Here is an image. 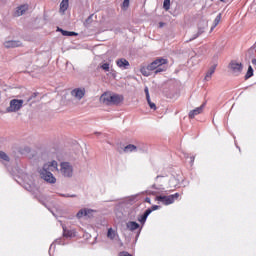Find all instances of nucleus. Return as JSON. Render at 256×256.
Instances as JSON below:
<instances>
[{
	"label": "nucleus",
	"mask_w": 256,
	"mask_h": 256,
	"mask_svg": "<svg viewBox=\"0 0 256 256\" xmlns=\"http://www.w3.org/2000/svg\"><path fill=\"white\" fill-rule=\"evenodd\" d=\"M60 167V173L63 177H73V166L69 162H62Z\"/></svg>",
	"instance_id": "obj_6"
},
{
	"label": "nucleus",
	"mask_w": 256,
	"mask_h": 256,
	"mask_svg": "<svg viewBox=\"0 0 256 256\" xmlns=\"http://www.w3.org/2000/svg\"><path fill=\"white\" fill-rule=\"evenodd\" d=\"M86 90L83 87L80 88H74L71 92L70 95L74 97V99H77V101H81L83 97H85Z\"/></svg>",
	"instance_id": "obj_7"
},
{
	"label": "nucleus",
	"mask_w": 256,
	"mask_h": 256,
	"mask_svg": "<svg viewBox=\"0 0 256 256\" xmlns=\"http://www.w3.org/2000/svg\"><path fill=\"white\" fill-rule=\"evenodd\" d=\"M56 243H58V245H62L61 239H57V240H56Z\"/></svg>",
	"instance_id": "obj_39"
},
{
	"label": "nucleus",
	"mask_w": 256,
	"mask_h": 256,
	"mask_svg": "<svg viewBox=\"0 0 256 256\" xmlns=\"http://www.w3.org/2000/svg\"><path fill=\"white\" fill-rule=\"evenodd\" d=\"M23 103V100L12 99L9 107L6 108L7 113H17V111H20L21 107H23Z\"/></svg>",
	"instance_id": "obj_5"
},
{
	"label": "nucleus",
	"mask_w": 256,
	"mask_h": 256,
	"mask_svg": "<svg viewBox=\"0 0 256 256\" xmlns=\"http://www.w3.org/2000/svg\"><path fill=\"white\" fill-rule=\"evenodd\" d=\"M251 77H253V67L249 66L248 67V71H247V73L245 75V79L246 80L247 79H251Z\"/></svg>",
	"instance_id": "obj_23"
},
{
	"label": "nucleus",
	"mask_w": 256,
	"mask_h": 256,
	"mask_svg": "<svg viewBox=\"0 0 256 256\" xmlns=\"http://www.w3.org/2000/svg\"><path fill=\"white\" fill-rule=\"evenodd\" d=\"M59 197H71V198H75L77 197V195L75 194H63V193H58Z\"/></svg>",
	"instance_id": "obj_29"
},
{
	"label": "nucleus",
	"mask_w": 256,
	"mask_h": 256,
	"mask_svg": "<svg viewBox=\"0 0 256 256\" xmlns=\"http://www.w3.org/2000/svg\"><path fill=\"white\" fill-rule=\"evenodd\" d=\"M117 234L115 233V231L113 230V228H109L108 229V232H107V237H108V239H111V240H113V239H115V236H116Z\"/></svg>",
	"instance_id": "obj_22"
},
{
	"label": "nucleus",
	"mask_w": 256,
	"mask_h": 256,
	"mask_svg": "<svg viewBox=\"0 0 256 256\" xmlns=\"http://www.w3.org/2000/svg\"><path fill=\"white\" fill-rule=\"evenodd\" d=\"M222 3H229V0H220Z\"/></svg>",
	"instance_id": "obj_40"
},
{
	"label": "nucleus",
	"mask_w": 256,
	"mask_h": 256,
	"mask_svg": "<svg viewBox=\"0 0 256 256\" xmlns=\"http://www.w3.org/2000/svg\"><path fill=\"white\" fill-rule=\"evenodd\" d=\"M151 213H152V210L147 209L142 215H140L138 217L139 223H141L142 225H145V222L147 221V217H149V215H151Z\"/></svg>",
	"instance_id": "obj_14"
},
{
	"label": "nucleus",
	"mask_w": 256,
	"mask_h": 256,
	"mask_svg": "<svg viewBox=\"0 0 256 256\" xmlns=\"http://www.w3.org/2000/svg\"><path fill=\"white\" fill-rule=\"evenodd\" d=\"M203 109H205V104H202L200 107H197L194 110H191L188 114V117L190 119H195L197 115H201V113H203Z\"/></svg>",
	"instance_id": "obj_12"
},
{
	"label": "nucleus",
	"mask_w": 256,
	"mask_h": 256,
	"mask_svg": "<svg viewBox=\"0 0 256 256\" xmlns=\"http://www.w3.org/2000/svg\"><path fill=\"white\" fill-rule=\"evenodd\" d=\"M122 101L123 95L112 94L110 92H105L100 97V103H103L104 105H119Z\"/></svg>",
	"instance_id": "obj_2"
},
{
	"label": "nucleus",
	"mask_w": 256,
	"mask_h": 256,
	"mask_svg": "<svg viewBox=\"0 0 256 256\" xmlns=\"http://www.w3.org/2000/svg\"><path fill=\"white\" fill-rule=\"evenodd\" d=\"M215 69H217V64H214L209 68L205 76V81H209V79H211L213 73H215Z\"/></svg>",
	"instance_id": "obj_17"
},
{
	"label": "nucleus",
	"mask_w": 256,
	"mask_h": 256,
	"mask_svg": "<svg viewBox=\"0 0 256 256\" xmlns=\"http://www.w3.org/2000/svg\"><path fill=\"white\" fill-rule=\"evenodd\" d=\"M252 65H256V59H252Z\"/></svg>",
	"instance_id": "obj_41"
},
{
	"label": "nucleus",
	"mask_w": 256,
	"mask_h": 256,
	"mask_svg": "<svg viewBox=\"0 0 256 256\" xmlns=\"http://www.w3.org/2000/svg\"><path fill=\"white\" fill-rule=\"evenodd\" d=\"M163 7H164L165 11H169V9L171 7V0H164Z\"/></svg>",
	"instance_id": "obj_25"
},
{
	"label": "nucleus",
	"mask_w": 256,
	"mask_h": 256,
	"mask_svg": "<svg viewBox=\"0 0 256 256\" xmlns=\"http://www.w3.org/2000/svg\"><path fill=\"white\" fill-rule=\"evenodd\" d=\"M58 31H60L64 37H76L77 35V32H70L61 28H58Z\"/></svg>",
	"instance_id": "obj_19"
},
{
	"label": "nucleus",
	"mask_w": 256,
	"mask_h": 256,
	"mask_svg": "<svg viewBox=\"0 0 256 256\" xmlns=\"http://www.w3.org/2000/svg\"><path fill=\"white\" fill-rule=\"evenodd\" d=\"M100 69H103V71L109 72V70H110L109 63L104 62V63L100 64Z\"/></svg>",
	"instance_id": "obj_24"
},
{
	"label": "nucleus",
	"mask_w": 256,
	"mask_h": 256,
	"mask_svg": "<svg viewBox=\"0 0 256 256\" xmlns=\"http://www.w3.org/2000/svg\"><path fill=\"white\" fill-rule=\"evenodd\" d=\"M179 199V193H175L169 196H157L156 201L159 203H162V205H173L175 203V200Z\"/></svg>",
	"instance_id": "obj_4"
},
{
	"label": "nucleus",
	"mask_w": 256,
	"mask_h": 256,
	"mask_svg": "<svg viewBox=\"0 0 256 256\" xmlns=\"http://www.w3.org/2000/svg\"><path fill=\"white\" fill-rule=\"evenodd\" d=\"M190 159H191V160H190V163H191V164H193V163H194V161H195V157H194V156H192Z\"/></svg>",
	"instance_id": "obj_37"
},
{
	"label": "nucleus",
	"mask_w": 256,
	"mask_h": 256,
	"mask_svg": "<svg viewBox=\"0 0 256 256\" xmlns=\"http://www.w3.org/2000/svg\"><path fill=\"white\" fill-rule=\"evenodd\" d=\"M0 159L3 161H9V156L5 152L0 151Z\"/></svg>",
	"instance_id": "obj_26"
},
{
	"label": "nucleus",
	"mask_w": 256,
	"mask_h": 256,
	"mask_svg": "<svg viewBox=\"0 0 256 256\" xmlns=\"http://www.w3.org/2000/svg\"><path fill=\"white\" fill-rule=\"evenodd\" d=\"M160 26H161V27H163V24H162V23H160Z\"/></svg>",
	"instance_id": "obj_47"
},
{
	"label": "nucleus",
	"mask_w": 256,
	"mask_h": 256,
	"mask_svg": "<svg viewBox=\"0 0 256 256\" xmlns=\"http://www.w3.org/2000/svg\"><path fill=\"white\" fill-rule=\"evenodd\" d=\"M34 97H37V94H33L32 97L28 99V101H31V99H33Z\"/></svg>",
	"instance_id": "obj_38"
},
{
	"label": "nucleus",
	"mask_w": 256,
	"mask_h": 256,
	"mask_svg": "<svg viewBox=\"0 0 256 256\" xmlns=\"http://www.w3.org/2000/svg\"><path fill=\"white\" fill-rule=\"evenodd\" d=\"M145 202H146V203H149V204H151V198H149V197H146V198H145Z\"/></svg>",
	"instance_id": "obj_35"
},
{
	"label": "nucleus",
	"mask_w": 256,
	"mask_h": 256,
	"mask_svg": "<svg viewBox=\"0 0 256 256\" xmlns=\"http://www.w3.org/2000/svg\"><path fill=\"white\" fill-rule=\"evenodd\" d=\"M62 229H63V237H65L66 239H73V237H77V232L75 231V229H67V226L62 225Z\"/></svg>",
	"instance_id": "obj_10"
},
{
	"label": "nucleus",
	"mask_w": 256,
	"mask_h": 256,
	"mask_svg": "<svg viewBox=\"0 0 256 256\" xmlns=\"http://www.w3.org/2000/svg\"><path fill=\"white\" fill-rule=\"evenodd\" d=\"M96 135H101V133L100 132H96Z\"/></svg>",
	"instance_id": "obj_45"
},
{
	"label": "nucleus",
	"mask_w": 256,
	"mask_h": 256,
	"mask_svg": "<svg viewBox=\"0 0 256 256\" xmlns=\"http://www.w3.org/2000/svg\"><path fill=\"white\" fill-rule=\"evenodd\" d=\"M116 65H118L120 69H128L129 61H127L125 58H121L116 61Z\"/></svg>",
	"instance_id": "obj_15"
},
{
	"label": "nucleus",
	"mask_w": 256,
	"mask_h": 256,
	"mask_svg": "<svg viewBox=\"0 0 256 256\" xmlns=\"http://www.w3.org/2000/svg\"><path fill=\"white\" fill-rule=\"evenodd\" d=\"M186 159L189 158V155L185 154Z\"/></svg>",
	"instance_id": "obj_46"
},
{
	"label": "nucleus",
	"mask_w": 256,
	"mask_h": 256,
	"mask_svg": "<svg viewBox=\"0 0 256 256\" xmlns=\"http://www.w3.org/2000/svg\"><path fill=\"white\" fill-rule=\"evenodd\" d=\"M163 176H157L156 181H159V179H162Z\"/></svg>",
	"instance_id": "obj_42"
},
{
	"label": "nucleus",
	"mask_w": 256,
	"mask_h": 256,
	"mask_svg": "<svg viewBox=\"0 0 256 256\" xmlns=\"http://www.w3.org/2000/svg\"><path fill=\"white\" fill-rule=\"evenodd\" d=\"M148 209L152 210V212L157 211V209H159V206L153 205L152 208H148Z\"/></svg>",
	"instance_id": "obj_34"
},
{
	"label": "nucleus",
	"mask_w": 256,
	"mask_h": 256,
	"mask_svg": "<svg viewBox=\"0 0 256 256\" xmlns=\"http://www.w3.org/2000/svg\"><path fill=\"white\" fill-rule=\"evenodd\" d=\"M220 22H221V14H218L214 19L213 26L211 27L210 31H213V29H215V27H217Z\"/></svg>",
	"instance_id": "obj_21"
},
{
	"label": "nucleus",
	"mask_w": 256,
	"mask_h": 256,
	"mask_svg": "<svg viewBox=\"0 0 256 256\" xmlns=\"http://www.w3.org/2000/svg\"><path fill=\"white\" fill-rule=\"evenodd\" d=\"M133 151H137V146L133 144H129L124 147L123 152L124 153H133Z\"/></svg>",
	"instance_id": "obj_20"
},
{
	"label": "nucleus",
	"mask_w": 256,
	"mask_h": 256,
	"mask_svg": "<svg viewBox=\"0 0 256 256\" xmlns=\"http://www.w3.org/2000/svg\"><path fill=\"white\" fill-rule=\"evenodd\" d=\"M141 73H142V75H144V77H149V75H151L147 68H142Z\"/></svg>",
	"instance_id": "obj_28"
},
{
	"label": "nucleus",
	"mask_w": 256,
	"mask_h": 256,
	"mask_svg": "<svg viewBox=\"0 0 256 256\" xmlns=\"http://www.w3.org/2000/svg\"><path fill=\"white\" fill-rule=\"evenodd\" d=\"M87 216V210H80L77 214H76V217L78 218V219H81V217H83V216Z\"/></svg>",
	"instance_id": "obj_27"
},
{
	"label": "nucleus",
	"mask_w": 256,
	"mask_h": 256,
	"mask_svg": "<svg viewBox=\"0 0 256 256\" xmlns=\"http://www.w3.org/2000/svg\"><path fill=\"white\" fill-rule=\"evenodd\" d=\"M119 256H133L129 254L128 252H120Z\"/></svg>",
	"instance_id": "obj_33"
},
{
	"label": "nucleus",
	"mask_w": 256,
	"mask_h": 256,
	"mask_svg": "<svg viewBox=\"0 0 256 256\" xmlns=\"http://www.w3.org/2000/svg\"><path fill=\"white\" fill-rule=\"evenodd\" d=\"M126 227L129 231H137V229H139L140 225H139V223H137L135 221H129L128 223H126Z\"/></svg>",
	"instance_id": "obj_16"
},
{
	"label": "nucleus",
	"mask_w": 256,
	"mask_h": 256,
	"mask_svg": "<svg viewBox=\"0 0 256 256\" xmlns=\"http://www.w3.org/2000/svg\"><path fill=\"white\" fill-rule=\"evenodd\" d=\"M144 92H145V95H146V99H149V97H151L150 95H149V87H145L144 88Z\"/></svg>",
	"instance_id": "obj_31"
},
{
	"label": "nucleus",
	"mask_w": 256,
	"mask_h": 256,
	"mask_svg": "<svg viewBox=\"0 0 256 256\" xmlns=\"http://www.w3.org/2000/svg\"><path fill=\"white\" fill-rule=\"evenodd\" d=\"M173 181H175V177L170 179V183H173Z\"/></svg>",
	"instance_id": "obj_44"
},
{
	"label": "nucleus",
	"mask_w": 256,
	"mask_h": 256,
	"mask_svg": "<svg viewBox=\"0 0 256 256\" xmlns=\"http://www.w3.org/2000/svg\"><path fill=\"white\" fill-rule=\"evenodd\" d=\"M152 189H159L155 184L152 185Z\"/></svg>",
	"instance_id": "obj_43"
},
{
	"label": "nucleus",
	"mask_w": 256,
	"mask_h": 256,
	"mask_svg": "<svg viewBox=\"0 0 256 256\" xmlns=\"http://www.w3.org/2000/svg\"><path fill=\"white\" fill-rule=\"evenodd\" d=\"M149 107H150V109H153L154 111L157 109V106H156L155 103H153V102H151V103L149 104Z\"/></svg>",
	"instance_id": "obj_32"
},
{
	"label": "nucleus",
	"mask_w": 256,
	"mask_h": 256,
	"mask_svg": "<svg viewBox=\"0 0 256 256\" xmlns=\"http://www.w3.org/2000/svg\"><path fill=\"white\" fill-rule=\"evenodd\" d=\"M69 9V0H62L60 3V13H65Z\"/></svg>",
	"instance_id": "obj_18"
},
{
	"label": "nucleus",
	"mask_w": 256,
	"mask_h": 256,
	"mask_svg": "<svg viewBox=\"0 0 256 256\" xmlns=\"http://www.w3.org/2000/svg\"><path fill=\"white\" fill-rule=\"evenodd\" d=\"M207 29V22L203 21L198 25V31L196 34H194L189 41H195L198 37H201L203 33H205V30Z\"/></svg>",
	"instance_id": "obj_8"
},
{
	"label": "nucleus",
	"mask_w": 256,
	"mask_h": 256,
	"mask_svg": "<svg viewBox=\"0 0 256 256\" xmlns=\"http://www.w3.org/2000/svg\"><path fill=\"white\" fill-rule=\"evenodd\" d=\"M146 101H147L148 105H151V103H152L151 102V96H149L148 99H146Z\"/></svg>",
	"instance_id": "obj_36"
},
{
	"label": "nucleus",
	"mask_w": 256,
	"mask_h": 256,
	"mask_svg": "<svg viewBox=\"0 0 256 256\" xmlns=\"http://www.w3.org/2000/svg\"><path fill=\"white\" fill-rule=\"evenodd\" d=\"M167 59L158 58L154 60L150 65L147 66L148 71H155L157 73H163V71H167Z\"/></svg>",
	"instance_id": "obj_3"
},
{
	"label": "nucleus",
	"mask_w": 256,
	"mask_h": 256,
	"mask_svg": "<svg viewBox=\"0 0 256 256\" xmlns=\"http://www.w3.org/2000/svg\"><path fill=\"white\" fill-rule=\"evenodd\" d=\"M3 45L6 49H15L16 47H22L23 43L19 40H6Z\"/></svg>",
	"instance_id": "obj_9"
},
{
	"label": "nucleus",
	"mask_w": 256,
	"mask_h": 256,
	"mask_svg": "<svg viewBox=\"0 0 256 256\" xmlns=\"http://www.w3.org/2000/svg\"><path fill=\"white\" fill-rule=\"evenodd\" d=\"M53 171H57V161L44 164L39 171L41 179H44L46 183H50L52 185L57 183V178L53 176Z\"/></svg>",
	"instance_id": "obj_1"
},
{
	"label": "nucleus",
	"mask_w": 256,
	"mask_h": 256,
	"mask_svg": "<svg viewBox=\"0 0 256 256\" xmlns=\"http://www.w3.org/2000/svg\"><path fill=\"white\" fill-rule=\"evenodd\" d=\"M122 8L123 9H128L129 8V0H124L122 3Z\"/></svg>",
	"instance_id": "obj_30"
},
{
	"label": "nucleus",
	"mask_w": 256,
	"mask_h": 256,
	"mask_svg": "<svg viewBox=\"0 0 256 256\" xmlns=\"http://www.w3.org/2000/svg\"><path fill=\"white\" fill-rule=\"evenodd\" d=\"M230 69H232V72L234 73V75H236V76L241 75V72L243 71V64L231 62Z\"/></svg>",
	"instance_id": "obj_11"
},
{
	"label": "nucleus",
	"mask_w": 256,
	"mask_h": 256,
	"mask_svg": "<svg viewBox=\"0 0 256 256\" xmlns=\"http://www.w3.org/2000/svg\"><path fill=\"white\" fill-rule=\"evenodd\" d=\"M28 10H29V5H27V4L18 6L16 8L14 15H15V17H21V15H25V13H27Z\"/></svg>",
	"instance_id": "obj_13"
},
{
	"label": "nucleus",
	"mask_w": 256,
	"mask_h": 256,
	"mask_svg": "<svg viewBox=\"0 0 256 256\" xmlns=\"http://www.w3.org/2000/svg\"><path fill=\"white\" fill-rule=\"evenodd\" d=\"M228 3H231V0H228Z\"/></svg>",
	"instance_id": "obj_48"
}]
</instances>
